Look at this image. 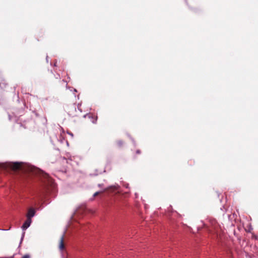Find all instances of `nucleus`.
Masks as SVG:
<instances>
[{
  "label": "nucleus",
  "instance_id": "obj_10",
  "mask_svg": "<svg viewBox=\"0 0 258 258\" xmlns=\"http://www.w3.org/2000/svg\"><path fill=\"white\" fill-rule=\"evenodd\" d=\"M68 134L70 136H71L72 137V138H73V136H73V133H70V132H68Z\"/></svg>",
  "mask_w": 258,
  "mask_h": 258
},
{
  "label": "nucleus",
  "instance_id": "obj_7",
  "mask_svg": "<svg viewBox=\"0 0 258 258\" xmlns=\"http://www.w3.org/2000/svg\"><path fill=\"white\" fill-rule=\"evenodd\" d=\"M117 144L119 146H121L123 144V143L120 141L117 142Z\"/></svg>",
  "mask_w": 258,
  "mask_h": 258
},
{
  "label": "nucleus",
  "instance_id": "obj_2",
  "mask_svg": "<svg viewBox=\"0 0 258 258\" xmlns=\"http://www.w3.org/2000/svg\"><path fill=\"white\" fill-rule=\"evenodd\" d=\"M32 222V220L30 219H27L25 221V222L24 223L22 226V228L23 230H26L31 225V223Z\"/></svg>",
  "mask_w": 258,
  "mask_h": 258
},
{
  "label": "nucleus",
  "instance_id": "obj_1",
  "mask_svg": "<svg viewBox=\"0 0 258 258\" xmlns=\"http://www.w3.org/2000/svg\"><path fill=\"white\" fill-rule=\"evenodd\" d=\"M211 224L212 226V230H214L215 234L216 235V236H218V229H219V226L218 225L217 223L215 221V220H213L211 221Z\"/></svg>",
  "mask_w": 258,
  "mask_h": 258
},
{
  "label": "nucleus",
  "instance_id": "obj_8",
  "mask_svg": "<svg viewBox=\"0 0 258 258\" xmlns=\"http://www.w3.org/2000/svg\"><path fill=\"white\" fill-rule=\"evenodd\" d=\"M22 258H30V256L28 254H26L22 256Z\"/></svg>",
  "mask_w": 258,
  "mask_h": 258
},
{
  "label": "nucleus",
  "instance_id": "obj_3",
  "mask_svg": "<svg viewBox=\"0 0 258 258\" xmlns=\"http://www.w3.org/2000/svg\"><path fill=\"white\" fill-rule=\"evenodd\" d=\"M35 214V211L33 208H30L29 209L28 212L27 214V219H30L34 216Z\"/></svg>",
  "mask_w": 258,
  "mask_h": 258
},
{
  "label": "nucleus",
  "instance_id": "obj_5",
  "mask_svg": "<svg viewBox=\"0 0 258 258\" xmlns=\"http://www.w3.org/2000/svg\"><path fill=\"white\" fill-rule=\"evenodd\" d=\"M63 237L64 235H62V236L60 238L59 244V248L60 250H62L64 248V245L63 243Z\"/></svg>",
  "mask_w": 258,
  "mask_h": 258
},
{
  "label": "nucleus",
  "instance_id": "obj_9",
  "mask_svg": "<svg viewBox=\"0 0 258 258\" xmlns=\"http://www.w3.org/2000/svg\"><path fill=\"white\" fill-rule=\"evenodd\" d=\"M99 194V192L97 191V192H96L94 194V197H96V196H97L98 194Z\"/></svg>",
  "mask_w": 258,
  "mask_h": 258
},
{
  "label": "nucleus",
  "instance_id": "obj_6",
  "mask_svg": "<svg viewBox=\"0 0 258 258\" xmlns=\"http://www.w3.org/2000/svg\"><path fill=\"white\" fill-rule=\"evenodd\" d=\"M43 176L44 179L47 180L48 182H51V179L49 178L48 175L46 173H43Z\"/></svg>",
  "mask_w": 258,
  "mask_h": 258
},
{
  "label": "nucleus",
  "instance_id": "obj_11",
  "mask_svg": "<svg viewBox=\"0 0 258 258\" xmlns=\"http://www.w3.org/2000/svg\"><path fill=\"white\" fill-rule=\"evenodd\" d=\"M124 186H125L126 188H128V184H125L124 185Z\"/></svg>",
  "mask_w": 258,
  "mask_h": 258
},
{
  "label": "nucleus",
  "instance_id": "obj_4",
  "mask_svg": "<svg viewBox=\"0 0 258 258\" xmlns=\"http://www.w3.org/2000/svg\"><path fill=\"white\" fill-rule=\"evenodd\" d=\"M10 166L13 170H17L20 168L21 164L19 162L11 163Z\"/></svg>",
  "mask_w": 258,
  "mask_h": 258
}]
</instances>
